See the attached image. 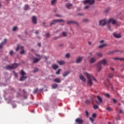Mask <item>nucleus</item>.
Here are the masks:
<instances>
[{"label":"nucleus","instance_id":"19","mask_svg":"<svg viewBox=\"0 0 124 124\" xmlns=\"http://www.w3.org/2000/svg\"><path fill=\"white\" fill-rule=\"evenodd\" d=\"M41 60V58H40L38 59V58H34L33 59V63H36L38 62H39Z\"/></svg>","mask_w":124,"mask_h":124},{"label":"nucleus","instance_id":"21","mask_svg":"<svg viewBox=\"0 0 124 124\" xmlns=\"http://www.w3.org/2000/svg\"><path fill=\"white\" fill-rule=\"evenodd\" d=\"M61 36H62V37H65L67 36V32L65 31H62V33Z\"/></svg>","mask_w":124,"mask_h":124},{"label":"nucleus","instance_id":"6","mask_svg":"<svg viewBox=\"0 0 124 124\" xmlns=\"http://www.w3.org/2000/svg\"><path fill=\"white\" fill-rule=\"evenodd\" d=\"M97 98L99 102L97 101L96 103H97V104H98V105H100V103H102V102H103L102 98H101V97H100V96L97 95Z\"/></svg>","mask_w":124,"mask_h":124},{"label":"nucleus","instance_id":"25","mask_svg":"<svg viewBox=\"0 0 124 124\" xmlns=\"http://www.w3.org/2000/svg\"><path fill=\"white\" fill-rule=\"evenodd\" d=\"M66 7L68 8V9H70L71 7H72V4L71 3H69L66 5Z\"/></svg>","mask_w":124,"mask_h":124},{"label":"nucleus","instance_id":"62","mask_svg":"<svg viewBox=\"0 0 124 124\" xmlns=\"http://www.w3.org/2000/svg\"><path fill=\"white\" fill-rule=\"evenodd\" d=\"M58 38H59L58 37H55V38H53V40H57V39H58Z\"/></svg>","mask_w":124,"mask_h":124},{"label":"nucleus","instance_id":"57","mask_svg":"<svg viewBox=\"0 0 124 124\" xmlns=\"http://www.w3.org/2000/svg\"><path fill=\"white\" fill-rule=\"evenodd\" d=\"M14 75H15V77L16 78L17 77H18V74L16 73H14Z\"/></svg>","mask_w":124,"mask_h":124},{"label":"nucleus","instance_id":"43","mask_svg":"<svg viewBox=\"0 0 124 124\" xmlns=\"http://www.w3.org/2000/svg\"><path fill=\"white\" fill-rule=\"evenodd\" d=\"M57 1V0H51V4H55V3Z\"/></svg>","mask_w":124,"mask_h":124},{"label":"nucleus","instance_id":"50","mask_svg":"<svg viewBox=\"0 0 124 124\" xmlns=\"http://www.w3.org/2000/svg\"><path fill=\"white\" fill-rule=\"evenodd\" d=\"M104 95H105V96H106L107 97H110V95L109 94V93H105Z\"/></svg>","mask_w":124,"mask_h":124},{"label":"nucleus","instance_id":"39","mask_svg":"<svg viewBox=\"0 0 124 124\" xmlns=\"http://www.w3.org/2000/svg\"><path fill=\"white\" fill-rule=\"evenodd\" d=\"M37 71H38V68H35L33 71V72L35 73L37 72Z\"/></svg>","mask_w":124,"mask_h":124},{"label":"nucleus","instance_id":"27","mask_svg":"<svg viewBox=\"0 0 124 124\" xmlns=\"http://www.w3.org/2000/svg\"><path fill=\"white\" fill-rule=\"evenodd\" d=\"M57 24V20H54L52 21V22H51L50 23V26H52V25H55Z\"/></svg>","mask_w":124,"mask_h":124},{"label":"nucleus","instance_id":"13","mask_svg":"<svg viewBox=\"0 0 124 124\" xmlns=\"http://www.w3.org/2000/svg\"><path fill=\"white\" fill-rule=\"evenodd\" d=\"M101 64H103V65H107V61H106V60L105 59H103L102 60L100 61L99 62Z\"/></svg>","mask_w":124,"mask_h":124},{"label":"nucleus","instance_id":"14","mask_svg":"<svg viewBox=\"0 0 124 124\" xmlns=\"http://www.w3.org/2000/svg\"><path fill=\"white\" fill-rule=\"evenodd\" d=\"M113 35L115 38H121V34H117L116 32L113 33Z\"/></svg>","mask_w":124,"mask_h":124},{"label":"nucleus","instance_id":"64","mask_svg":"<svg viewBox=\"0 0 124 124\" xmlns=\"http://www.w3.org/2000/svg\"><path fill=\"white\" fill-rule=\"evenodd\" d=\"M88 44H89V45H92V42H88Z\"/></svg>","mask_w":124,"mask_h":124},{"label":"nucleus","instance_id":"9","mask_svg":"<svg viewBox=\"0 0 124 124\" xmlns=\"http://www.w3.org/2000/svg\"><path fill=\"white\" fill-rule=\"evenodd\" d=\"M76 123L78 124H83V120L81 119V118H78L75 120Z\"/></svg>","mask_w":124,"mask_h":124},{"label":"nucleus","instance_id":"33","mask_svg":"<svg viewBox=\"0 0 124 124\" xmlns=\"http://www.w3.org/2000/svg\"><path fill=\"white\" fill-rule=\"evenodd\" d=\"M30 9V7H29V5H26L24 7V10H29Z\"/></svg>","mask_w":124,"mask_h":124},{"label":"nucleus","instance_id":"22","mask_svg":"<svg viewBox=\"0 0 124 124\" xmlns=\"http://www.w3.org/2000/svg\"><path fill=\"white\" fill-rule=\"evenodd\" d=\"M28 78L27 77H25L24 76H22L21 77V78L19 79V81H24V80H26Z\"/></svg>","mask_w":124,"mask_h":124},{"label":"nucleus","instance_id":"52","mask_svg":"<svg viewBox=\"0 0 124 124\" xmlns=\"http://www.w3.org/2000/svg\"><path fill=\"white\" fill-rule=\"evenodd\" d=\"M16 30H17V27H13V31H16Z\"/></svg>","mask_w":124,"mask_h":124},{"label":"nucleus","instance_id":"34","mask_svg":"<svg viewBox=\"0 0 124 124\" xmlns=\"http://www.w3.org/2000/svg\"><path fill=\"white\" fill-rule=\"evenodd\" d=\"M20 74L22 76H24V75H26V73H25V72H24V70H22L20 72Z\"/></svg>","mask_w":124,"mask_h":124},{"label":"nucleus","instance_id":"45","mask_svg":"<svg viewBox=\"0 0 124 124\" xmlns=\"http://www.w3.org/2000/svg\"><path fill=\"white\" fill-rule=\"evenodd\" d=\"M118 113L119 114H122L123 113V110H122V109H121V108L119 109Z\"/></svg>","mask_w":124,"mask_h":124},{"label":"nucleus","instance_id":"31","mask_svg":"<svg viewBox=\"0 0 124 124\" xmlns=\"http://www.w3.org/2000/svg\"><path fill=\"white\" fill-rule=\"evenodd\" d=\"M96 55H97V57H100L101 58L102 57V53L100 52L96 53Z\"/></svg>","mask_w":124,"mask_h":124},{"label":"nucleus","instance_id":"1","mask_svg":"<svg viewBox=\"0 0 124 124\" xmlns=\"http://www.w3.org/2000/svg\"><path fill=\"white\" fill-rule=\"evenodd\" d=\"M84 74L87 77V79H88L87 83H88V84L90 85V86H93L92 80H94V81H96V79L94 78V77L91 75L90 74L87 72L84 73Z\"/></svg>","mask_w":124,"mask_h":124},{"label":"nucleus","instance_id":"49","mask_svg":"<svg viewBox=\"0 0 124 124\" xmlns=\"http://www.w3.org/2000/svg\"><path fill=\"white\" fill-rule=\"evenodd\" d=\"M60 72H61V69H59L56 72V74H60Z\"/></svg>","mask_w":124,"mask_h":124},{"label":"nucleus","instance_id":"60","mask_svg":"<svg viewBox=\"0 0 124 124\" xmlns=\"http://www.w3.org/2000/svg\"><path fill=\"white\" fill-rule=\"evenodd\" d=\"M43 25H44V26L45 27H47V25H46V23L43 22Z\"/></svg>","mask_w":124,"mask_h":124},{"label":"nucleus","instance_id":"18","mask_svg":"<svg viewBox=\"0 0 124 124\" xmlns=\"http://www.w3.org/2000/svg\"><path fill=\"white\" fill-rule=\"evenodd\" d=\"M69 73H70V71L64 72L62 74V76H63V77H66V76H67V75H68V74H69Z\"/></svg>","mask_w":124,"mask_h":124},{"label":"nucleus","instance_id":"26","mask_svg":"<svg viewBox=\"0 0 124 124\" xmlns=\"http://www.w3.org/2000/svg\"><path fill=\"white\" fill-rule=\"evenodd\" d=\"M106 45H107L106 44H103L99 46L98 48L101 49V48H103V47H105V46H106Z\"/></svg>","mask_w":124,"mask_h":124},{"label":"nucleus","instance_id":"15","mask_svg":"<svg viewBox=\"0 0 124 124\" xmlns=\"http://www.w3.org/2000/svg\"><path fill=\"white\" fill-rule=\"evenodd\" d=\"M52 68L54 70H56L59 68V66L56 64H53L52 65Z\"/></svg>","mask_w":124,"mask_h":124},{"label":"nucleus","instance_id":"46","mask_svg":"<svg viewBox=\"0 0 124 124\" xmlns=\"http://www.w3.org/2000/svg\"><path fill=\"white\" fill-rule=\"evenodd\" d=\"M37 92H38V89H35L34 90L33 93H34V94H35V93H36Z\"/></svg>","mask_w":124,"mask_h":124},{"label":"nucleus","instance_id":"12","mask_svg":"<svg viewBox=\"0 0 124 124\" xmlns=\"http://www.w3.org/2000/svg\"><path fill=\"white\" fill-rule=\"evenodd\" d=\"M7 42V40L6 39H5L4 40V41L2 42L0 44V49H1L2 48V47H3V45H4V44H5V43H6Z\"/></svg>","mask_w":124,"mask_h":124},{"label":"nucleus","instance_id":"28","mask_svg":"<svg viewBox=\"0 0 124 124\" xmlns=\"http://www.w3.org/2000/svg\"><path fill=\"white\" fill-rule=\"evenodd\" d=\"M114 77V74L110 73L108 75V78H112V77Z\"/></svg>","mask_w":124,"mask_h":124},{"label":"nucleus","instance_id":"40","mask_svg":"<svg viewBox=\"0 0 124 124\" xmlns=\"http://www.w3.org/2000/svg\"><path fill=\"white\" fill-rule=\"evenodd\" d=\"M90 121L91 122V123H92V124H93V118L90 117L89 118Z\"/></svg>","mask_w":124,"mask_h":124},{"label":"nucleus","instance_id":"24","mask_svg":"<svg viewBox=\"0 0 124 124\" xmlns=\"http://www.w3.org/2000/svg\"><path fill=\"white\" fill-rule=\"evenodd\" d=\"M54 82H55V83H61V79L60 78H55L53 80Z\"/></svg>","mask_w":124,"mask_h":124},{"label":"nucleus","instance_id":"29","mask_svg":"<svg viewBox=\"0 0 124 124\" xmlns=\"http://www.w3.org/2000/svg\"><path fill=\"white\" fill-rule=\"evenodd\" d=\"M52 89H57V88H58V84H53L52 85Z\"/></svg>","mask_w":124,"mask_h":124},{"label":"nucleus","instance_id":"48","mask_svg":"<svg viewBox=\"0 0 124 124\" xmlns=\"http://www.w3.org/2000/svg\"><path fill=\"white\" fill-rule=\"evenodd\" d=\"M112 100L113 103H117V100H116L115 99L112 98Z\"/></svg>","mask_w":124,"mask_h":124},{"label":"nucleus","instance_id":"8","mask_svg":"<svg viewBox=\"0 0 124 124\" xmlns=\"http://www.w3.org/2000/svg\"><path fill=\"white\" fill-rule=\"evenodd\" d=\"M101 64H102L100 62H98L97 63L96 67H97V70L98 72H99V71H100V70H101V68H102Z\"/></svg>","mask_w":124,"mask_h":124},{"label":"nucleus","instance_id":"7","mask_svg":"<svg viewBox=\"0 0 124 124\" xmlns=\"http://www.w3.org/2000/svg\"><path fill=\"white\" fill-rule=\"evenodd\" d=\"M67 24H75V25H76L77 26H78V27H79V23H78V22H77L74 20L68 21H67Z\"/></svg>","mask_w":124,"mask_h":124},{"label":"nucleus","instance_id":"23","mask_svg":"<svg viewBox=\"0 0 124 124\" xmlns=\"http://www.w3.org/2000/svg\"><path fill=\"white\" fill-rule=\"evenodd\" d=\"M20 49H21V51H20L21 55H23V54H25V50H24V47L23 46H20Z\"/></svg>","mask_w":124,"mask_h":124},{"label":"nucleus","instance_id":"10","mask_svg":"<svg viewBox=\"0 0 124 124\" xmlns=\"http://www.w3.org/2000/svg\"><path fill=\"white\" fill-rule=\"evenodd\" d=\"M82 60H83V57H78L77 58V59L76 60V63H80V62H81Z\"/></svg>","mask_w":124,"mask_h":124},{"label":"nucleus","instance_id":"55","mask_svg":"<svg viewBox=\"0 0 124 124\" xmlns=\"http://www.w3.org/2000/svg\"><path fill=\"white\" fill-rule=\"evenodd\" d=\"M56 17H60V18L62 17V16L60 15H55Z\"/></svg>","mask_w":124,"mask_h":124},{"label":"nucleus","instance_id":"63","mask_svg":"<svg viewBox=\"0 0 124 124\" xmlns=\"http://www.w3.org/2000/svg\"><path fill=\"white\" fill-rule=\"evenodd\" d=\"M38 47H41V44L40 43L38 44Z\"/></svg>","mask_w":124,"mask_h":124},{"label":"nucleus","instance_id":"36","mask_svg":"<svg viewBox=\"0 0 124 124\" xmlns=\"http://www.w3.org/2000/svg\"><path fill=\"white\" fill-rule=\"evenodd\" d=\"M65 57L67 59H69V58H70V54L69 53H67L65 54Z\"/></svg>","mask_w":124,"mask_h":124},{"label":"nucleus","instance_id":"53","mask_svg":"<svg viewBox=\"0 0 124 124\" xmlns=\"http://www.w3.org/2000/svg\"><path fill=\"white\" fill-rule=\"evenodd\" d=\"M89 7H90V5H85V9H88V8H89Z\"/></svg>","mask_w":124,"mask_h":124},{"label":"nucleus","instance_id":"16","mask_svg":"<svg viewBox=\"0 0 124 124\" xmlns=\"http://www.w3.org/2000/svg\"><path fill=\"white\" fill-rule=\"evenodd\" d=\"M96 62V59L93 57L91 58L90 60V63H93V62Z\"/></svg>","mask_w":124,"mask_h":124},{"label":"nucleus","instance_id":"51","mask_svg":"<svg viewBox=\"0 0 124 124\" xmlns=\"http://www.w3.org/2000/svg\"><path fill=\"white\" fill-rule=\"evenodd\" d=\"M13 53H14L13 50H11L9 52L10 56H12L13 55Z\"/></svg>","mask_w":124,"mask_h":124},{"label":"nucleus","instance_id":"58","mask_svg":"<svg viewBox=\"0 0 124 124\" xmlns=\"http://www.w3.org/2000/svg\"><path fill=\"white\" fill-rule=\"evenodd\" d=\"M36 56H37V57H38L39 58H40V59H41V56H40V55L36 54Z\"/></svg>","mask_w":124,"mask_h":124},{"label":"nucleus","instance_id":"4","mask_svg":"<svg viewBox=\"0 0 124 124\" xmlns=\"http://www.w3.org/2000/svg\"><path fill=\"white\" fill-rule=\"evenodd\" d=\"M111 23L112 25H117V21L113 18L109 19L107 21L108 24H110Z\"/></svg>","mask_w":124,"mask_h":124},{"label":"nucleus","instance_id":"20","mask_svg":"<svg viewBox=\"0 0 124 124\" xmlns=\"http://www.w3.org/2000/svg\"><path fill=\"white\" fill-rule=\"evenodd\" d=\"M57 62L60 65H63V64H64V63H65V62H64V61H57Z\"/></svg>","mask_w":124,"mask_h":124},{"label":"nucleus","instance_id":"47","mask_svg":"<svg viewBox=\"0 0 124 124\" xmlns=\"http://www.w3.org/2000/svg\"><path fill=\"white\" fill-rule=\"evenodd\" d=\"M85 114L86 117H89V111H88V110L85 111Z\"/></svg>","mask_w":124,"mask_h":124},{"label":"nucleus","instance_id":"3","mask_svg":"<svg viewBox=\"0 0 124 124\" xmlns=\"http://www.w3.org/2000/svg\"><path fill=\"white\" fill-rule=\"evenodd\" d=\"M83 2L84 4H87V3H88V4L92 5V4L94 3V0H84L83 1Z\"/></svg>","mask_w":124,"mask_h":124},{"label":"nucleus","instance_id":"35","mask_svg":"<svg viewBox=\"0 0 124 124\" xmlns=\"http://www.w3.org/2000/svg\"><path fill=\"white\" fill-rule=\"evenodd\" d=\"M89 19H84L82 20L83 23H89Z\"/></svg>","mask_w":124,"mask_h":124},{"label":"nucleus","instance_id":"37","mask_svg":"<svg viewBox=\"0 0 124 124\" xmlns=\"http://www.w3.org/2000/svg\"><path fill=\"white\" fill-rule=\"evenodd\" d=\"M56 22H57V23H61L62 22H64V20H63L62 19H57Z\"/></svg>","mask_w":124,"mask_h":124},{"label":"nucleus","instance_id":"42","mask_svg":"<svg viewBox=\"0 0 124 124\" xmlns=\"http://www.w3.org/2000/svg\"><path fill=\"white\" fill-rule=\"evenodd\" d=\"M19 49H20V45H17V47L16 48V51H19Z\"/></svg>","mask_w":124,"mask_h":124},{"label":"nucleus","instance_id":"2","mask_svg":"<svg viewBox=\"0 0 124 124\" xmlns=\"http://www.w3.org/2000/svg\"><path fill=\"white\" fill-rule=\"evenodd\" d=\"M18 67V64L16 63H14L12 64L11 66L8 65L4 67L5 69H7L8 70H10V69H15Z\"/></svg>","mask_w":124,"mask_h":124},{"label":"nucleus","instance_id":"30","mask_svg":"<svg viewBox=\"0 0 124 124\" xmlns=\"http://www.w3.org/2000/svg\"><path fill=\"white\" fill-rule=\"evenodd\" d=\"M107 110L108 112H111V111H113V109L109 107L107 108Z\"/></svg>","mask_w":124,"mask_h":124},{"label":"nucleus","instance_id":"38","mask_svg":"<svg viewBox=\"0 0 124 124\" xmlns=\"http://www.w3.org/2000/svg\"><path fill=\"white\" fill-rule=\"evenodd\" d=\"M85 103L86 104H91V101L90 100H86Z\"/></svg>","mask_w":124,"mask_h":124},{"label":"nucleus","instance_id":"41","mask_svg":"<svg viewBox=\"0 0 124 124\" xmlns=\"http://www.w3.org/2000/svg\"><path fill=\"white\" fill-rule=\"evenodd\" d=\"M46 37H47V38H49V37H50V34H49V33H46Z\"/></svg>","mask_w":124,"mask_h":124},{"label":"nucleus","instance_id":"11","mask_svg":"<svg viewBox=\"0 0 124 124\" xmlns=\"http://www.w3.org/2000/svg\"><path fill=\"white\" fill-rule=\"evenodd\" d=\"M32 22L33 24L36 25V23H37V19H36V16H33L32 17Z\"/></svg>","mask_w":124,"mask_h":124},{"label":"nucleus","instance_id":"5","mask_svg":"<svg viewBox=\"0 0 124 124\" xmlns=\"http://www.w3.org/2000/svg\"><path fill=\"white\" fill-rule=\"evenodd\" d=\"M106 24H107V21H106V19H102L99 21V26H106Z\"/></svg>","mask_w":124,"mask_h":124},{"label":"nucleus","instance_id":"61","mask_svg":"<svg viewBox=\"0 0 124 124\" xmlns=\"http://www.w3.org/2000/svg\"><path fill=\"white\" fill-rule=\"evenodd\" d=\"M78 16H83V14H82V13H79V14H78Z\"/></svg>","mask_w":124,"mask_h":124},{"label":"nucleus","instance_id":"59","mask_svg":"<svg viewBox=\"0 0 124 124\" xmlns=\"http://www.w3.org/2000/svg\"><path fill=\"white\" fill-rule=\"evenodd\" d=\"M99 43H103V42H104V41L103 40H100L99 41Z\"/></svg>","mask_w":124,"mask_h":124},{"label":"nucleus","instance_id":"32","mask_svg":"<svg viewBox=\"0 0 124 124\" xmlns=\"http://www.w3.org/2000/svg\"><path fill=\"white\" fill-rule=\"evenodd\" d=\"M113 60H119V61H124V58H113Z\"/></svg>","mask_w":124,"mask_h":124},{"label":"nucleus","instance_id":"56","mask_svg":"<svg viewBox=\"0 0 124 124\" xmlns=\"http://www.w3.org/2000/svg\"><path fill=\"white\" fill-rule=\"evenodd\" d=\"M109 87L111 88V89L113 88V87L112 86V83H109Z\"/></svg>","mask_w":124,"mask_h":124},{"label":"nucleus","instance_id":"17","mask_svg":"<svg viewBox=\"0 0 124 124\" xmlns=\"http://www.w3.org/2000/svg\"><path fill=\"white\" fill-rule=\"evenodd\" d=\"M79 79L80 80H82L83 81V82H86V78H85V77H84V76H83V75H80L79 76Z\"/></svg>","mask_w":124,"mask_h":124},{"label":"nucleus","instance_id":"44","mask_svg":"<svg viewBox=\"0 0 124 124\" xmlns=\"http://www.w3.org/2000/svg\"><path fill=\"white\" fill-rule=\"evenodd\" d=\"M93 107L95 109H98V106L97 105H94Z\"/></svg>","mask_w":124,"mask_h":124},{"label":"nucleus","instance_id":"54","mask_svg":"<svg viewBox=\"0 0 124 124\" xmlns=\"http://www.w3.org/2000/svg\"><path fill=\"white\" fill-rule=\"evenodd\" d=\"M92 117L93 118H95V117H96V114L95 113L93 114Z\"/></svg>","mask_w":124,"mask_h":124}]
</instances>
